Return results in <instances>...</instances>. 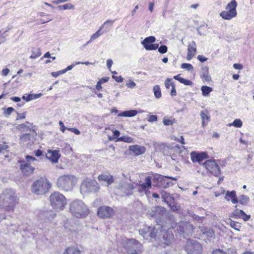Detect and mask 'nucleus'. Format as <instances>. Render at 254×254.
Listing matches in <instances>:
<instances>
[{
    "instance_id": "obj_22",
    "label": "nucleus",
    "mask_w": 254,
    "mask_h": 254,
    "mask_svg": "<svg viewBox=\"0 0 254 254\" xmlns=\"http://www.w3.org/2000/svg\"><path fill=\"white\" fill-rule=\"evenodd\" d=\"M138 187H139V191L140 192L144 191L147 193L151 187V177L150 176L147 177L145 179V182L139 184Z\"/></svg>"
},
{
    "instance_id": "obj_40",
    "label": "nucleus",
    "mask_w": 254,
    "mask_h": 254,
    "mask_svg": "<svg viewBox=\"0 0 254 254\" xmlns=\"http://www.w3.org/2000/svg\"><path fill=\"white\" fill-rule=\"evenodd\" d=\"M112 132L113 135L112 136L109 137V140H112L115 139H117V141H118V138H120L119 136L120 135V132L118 130H112Z\"/></svg>"
},
{
    "instance_id": "obj_35",
    "label": "nucleus",
    "mask_w": 254,
    "mask_h": 254,
    "mask_svg": "<svg viewBox=\"0 0 254 254\" xmlns=\"http://www.w3.org/2000/svg\"><path fill=\"white\" fill-rule=\"evenodd\" d=\"M41 55V53L39 49H35L33 50L32 54L30 57V59H36Z\"/></svg>"
},
{
    "instance_id": "obj_16",
    "label": "nucleus",
    "mask_w": 254,
    "mask_h": 254,
    "mask_svg": "<svg viewBox=\"0 0 254 254\" xmlns=\"http://www.w3.org/2000/svg\"><path fill=\"white\" fill-rule=\"evenodd\" d=\"M46 156L52 163H57L61 157V154L59 150L49 149L48 150Z\"/></svg>"
},
{
    "instance_id": "obj_32",
    "label": "nucleus",
    "mask_w": 254,
    "mask_h": 254,
    "mask_svg": "<svg viewBox=\"0 0 254 254\" xmlns=\"http://www.w3.org/2000/svg\"><path fill=\"white\" fill-rule=\"evenodd\" d=\"M228 223L232 228L238 231H239L241 227L240 224L232 219H229V222Z\"/></svg>"
},
{
    "instance_id": "obj_5",
    "label": "nucleus",
    "mask_w": 254,
    "mask_h": 254,
    "mask_svg": "<svg viewBox=\"0 0 254 254\" xmlns=\"http://www.w3.org/2000/svg\"><path fill=\"white\" fill-rule=\"evenodd\" d=\"M75 183V178L71 175L60 176L57 180V185L62 190L68 191L72 189Z\"/></svg>"
},
{
    "instance_id": "obj_10",
    "label": "nucleus",
    "mask_w": 254,
    "mask_h": 254,
    "mask_svg": "<svg viewBox=\"0 0 254 254\" xmlns=\"http://www.w3.org/2000/svg\"><path fill=\"white\" fill-rule=\"evenodd\" d=\"M202 165L207 172L215 177H218L221 174L220 167L215 160H207L202 164Z\"/></svg>"
},
{
    "instance_id": "obj_8",
    "label": "nucleus",
    "mask_w": 254,
    "mask_h": 254,
    "mask_svg": "<svg viewBox=\"0 0 254 254\" xmlns=\"http://www.w3.org/2000/svg\"><path fill=\"white\" fill-rule=\"evenodd\" d=\"M237 2L236 0H232L226 6V10L221 12L220 16L225 20H230L237 15Z\"/></svg>"
},
{
    "instance_id": "obj_58",
    "label": "nucleus",
    "mask_w": 254,
    "mask_h": 254,
    "mask_svg": "<svg viewBox=\"0 0 254 254\" xmlns=\"http://www.w3.org/2000/svg\"><path fill=\"white\" fill-rule=\"evenodd\" d=\"M59 125H60V130L61 131H62L63 132H64L65 130V129H67V127H66L63 122L62 121H60L59 122Z\"/></svg>"
},
{
    "instance_id": "obj_27",
    "label": "nucleus",
    "mask_w": 254,
    "mask_h": 254,
    "mask_svg": "<svg viewBox=\"0 0 254 254\" xmlns=\"http://www.w3.org/2000/svg\"><path fill=\"white\" fill-rule=\"evenodd\" d=\"M41 96V93L25 94L22 97V98L26 102H29L33 100L38 99Z\"/></svg>"
},
{
    "instance_id": "obj_15",
    "label": "nucleus",
    "mask_w": 254,
    "mask_h": 254,
    "mask_svg": "<svg viewBox=\"0 0 254 254\" xmlns=\"http://www.w3.org/2000/svg\"><path fill=\"white\" fill-rule=\"evenodd\" d=\"M156 41L155 37L150 36L145 38L142 42L141 44L146 50H155L158 48V44H153Z\"/></svg>"
},
{
    "instance_id": "obj_26",
    "label": "nucleus",
    "mask_w": 254,
    "mask_h": 254,
    "mask_svg": "<svg viewBox=\"0 0 254 254\" xmlns=\"http://www.w3.org/2000/svg\"><path fill=\"white\" fill-rule=\"evenodd\" d=\"M137 114L136 110H131L124 111L118 115V117H132L136 116Z\"/></svg>"
},
{
    "instance_id": "obj_33",
    "label": "nucleus",
    "mask_w": 254,
    "mask_h": 254,
    "mask_svg": "<svg viewBox=\"0 0 254 254\" xmlns=\"http://www.w3.org/2000/svg\"><path fill=\"white\" fill-rule=\"evenodd\" d=\"M202 94L203 96H206L212 91V88L207 86H202L201 88Z\"/></svg>"
},
{
    "instance_id": "obj_55",
    "label": "nucleus",
    "mask_w": 254,
    "mask_h": 254,
    "mask_svg": "<svg viewBox=\"0 0 254 254\" xmlns=\"http://www.w3.org/2000/svg\"><path fill=\"white\" fill-rule=\"evenodd\" d=\"M170 95L171 96L174 97L177 95V91L176 90L175 85H173L171 87V90L170 92Z\"/></svg>"
},
{
    "instance_id": "obj_28",
    "label": "nucleus",
    "mask_w": 254,
    "mask_h": 254,
    "mask_svg": "<svg viewBox=\"0 0 254 254\" xmlns=\"http://www.w3.org/2000/svg\"><path fill=\"white\" fill-rule=\"evenodd\" d=\"M63 254H80V251L75 246H70L65 250Z\"/></svg>"
},
{
    "instance_id": "obj_18",
    "label": "nucleus",
    "mask_w": 254,
    "mask_h": 254,
    "mask_svg": "<svg viewBox=\"0 0 254 254\" xmlns=\"http://www.w3.org/2000/svg\"><path fill=\"white\" fill-rule=\"evenodd\" d=\"M98 180L100 182H105L107 185H110L114 182V179L112 175L108 172H104L99 175L97 177Z\"/></svg>"
},
{
    "instance_id": "obj_20",
    "label": "nucleus",
    "mask_w": 254,
    "mask_h": 254,
    "mask_svg": "<svg viewBox=\"0 0 254 254\" xmlns=\"http://www.w3.org/2000/svg\"><path fill=\"white\" fill-rule=\"evenodd\" d=\"M196 45L194 41H192L188 46V54L187 59L190 61L196 54Z\"/></svg>"
},
{
    "instance_id": "obj_57",
    "label": "nucleus",
    "mask_w": 254,
    "mask_h": 254,
    "mask_svg": "<svg viewBox=\"0 0 254 254\" xmlns=\"http://www.w3.org/2000/svg\"><path fill=\"white\" fill-rule=\"evenodd\" d=\"M18 128L24 130L25 128H29V127L27 126L25 124H21L18 126Z\"/></svg>"
},
{
    "instance_id": "obj_23",
    "label": "nucleus",
    "mask_w": 254,
    "mask_h": 254,
    "mask_svg": "<svg viewBox=\"0 0 254 254\" xmlns=\"http://www.w3.org/2000/svg\"><path fill=\"white\" fill-rule=\"evenodd\" d=\"M163 238L164 241L163 244L165 246H169L170 245L174 239V235L172 232H170L169 231H165L163 234Z\"/></svg>"
},
{
    "instance_id": "obj_47",
    "label": "nucleus",
    "mask_w": 254,
    "mask_h": 254,
    "mask_svg": "<svg viewBox=\"0 0 254 254\" xmlns=\"http://www.w3.org/2000/svg\"><path fill=\"white\" fill-rule=\"evenodd\" d=\"M4 154V160L9 162L11 160V153L8 151H6L5 152H3Z\"/></svg>"
},
{
    "instance_id": "obj_46",
    "label": "nucleus",
    "mask_w": 254,
    "mask_h": 254,
    "mask_svg": "<svg viewBox=\"0 0 254 254\" xmlns=\"http://www.w3.org/2000/svg\"><path fill=\"white\" fill-rule=\"evenodd\" d=\"M14 109L12 107H8L6 109H5L3 113L5 115H10L12 112L14 111Z\"/></svg>"
},
{
    "instance_id": "obj_31",
    "label": "nucleus",
    "mask_w": 254,
    "mask_h": 254,
    "mask_svg": "<svg viewBox=\"0 0 254 254\" xmlns=\"http://www.w3.org/2000/svg\"><path fill=\"white\" fill-rule=\"evenodd\" d=\"M153 91L154 94V96L156 98L159 99L161 97V90L159 85H156L154 86L153 87Z\"/></svg>"
},
{
    "instance_id": "obj_64",
    "label": "nucleus",
    "mask_w": 254,
    "mask_h": 254,
    "mask_svg": "<svg viewBox=\"0 0 254 254\" xmlns=\"http://www.w3.org/2000/svg\"><path fill=\"white\" fill-rule=\"evenodd\" d=\"M9 72V70L7 68H4L1 71V74L3 76H6Z\"/></svg>"
},
{
    "instance_id": "obj_30",
    "label": "nucleus",
    "mask_w": 254,
    "mask_h": 254,
    "mask_svg": "<svg viewBox=\"0 0 254 254\" xmlns=\"http://www.w3.org/2000/svg\"><path fill=\"white\" fill-rule=\"evenodd\" d=\"M32 135L30 133H25L20 136V141L22 143H29L31 140Z\"/></svg>"
},
{
    "instance_id": "obj_6",
    "label": "nucleus",
    "mask_w": 254,
    "mask_h": 254,
    "mask_svg": "<svg viewBox=\"0 0 254 254\" xmlns=\"http://www.w3.org/2000/svg\"><path fill=\"white\" fill-rule=\"evenodd\" d=\"M123 248L127 254H141L142 252V245L134 239H127Z\"/></svg>"
},
{
    "instance_id": "obj_39",
    "label": "nucleus",
    "mask_w": 254,
    "mask_h": 254,
    "mask_svg": "<svg viewBox=\"0 0 254 254\" xmlns=\"http://www.w3.org/2000/svg\"><path fill=\"white\" fill-rule=\"evenodd\" d=\"M230 126H233L236 127H241L243 125V123L240 119H235L232 124H230Z\"/></svg>"
},
{
    "instance_id": "obj_60",
    "label": "nucleus",
    "mask_w": 254,
    "mask_h": 254,
    "mask_svg": "<svg viewBox=\"0 0 254 254\" xmlns=\"http://www.w3.org/2000/svg\"><path fill=\"white\" fill-rule=\"evenodd\" d=\"M113 78L119 83L122 82L123 81V78L121 76H116L115 75H113Z\"/></svg>"
},
{
    "instance_id": "obj_42",
    "label": "nucleus",
    "mask_w": 254,
    "mask_h": 254,
    "mask_svg": "<svg viewBox=\"0 0 254 254\" xmlns=\"http://www.w3.org/2000/svg\"><path fill=\"white\" fill-rule=\"evenodd\" d=\"M181 68L183 69H186L188 70H193V66L189 63H183L181 64Z\"/></svg>"
},
{
    "instance_id": "obj_59",
    "label": "nucleus",
    "mask_w": 254,
    "mask_h": 254,
    "mask_svg": "<svg viewBox=\"0 0 254 254\" xmlns=\"http://www.w3.org/2000/svg\"><path fill=\"white\" fill-rule=\"evenodd\" d=\"M34 153L36 157H40L43 155V151L40 149L35 150Z\"/></svg>"
},
{
    "instance_id": "obj_41",
    "label": "nucleus",
    "mask_w": 254,
    "mask_h": 254,
    "mask_svg": "<svg viewBox=\"0 0 254 254\" xmlns=\"http://www.w3.org/2000/svg\"><path fill=\"white\" fill-rule=\"evenodd\" d=\"M240 211H242V210H239L236 209L232 213V217L236 218V219H240L241 218L242 214L240 213Z\"/></svg>"
},
{
    "instance_id": "obj_50",
    "label": "nucleus",
    "mask_w": 254,
    "mask_h": 254,
    "mask_svg": "<svg viewBox=\"0 0 254 254\" xmlns=\"http://www.w3.org/2000/svg\"><path fill=\"white\" fill-rule=\"evenodd\" d=\"M158 117L156 115H150L148 117V121L149 122H154L157 121Z\"/></svg>"
},
{
    "instance_id": "obj_38",
    "label": "nucleus",
    "mask_w": 254,
    "mask_h": 254,
    "mask_svg": "<svg viewBox=\"0 0 254 254\" xmlns=\"http://www.w3.org/2000/svg\"><path fill=\"white\" fill-rule=\"evenodd\" d=\"M164 84L167 89H169L171 87H172L173 85H175L174 83L172 81V79L170 78H167L165 80Z\"/></svg>"
},
{
    "instance_id": "obj_3",
    "label": "nucleus",
    "mask_w": 254,
    "mask_h": 254,
    "mask_svg": "<svg viewBox=\"0 0 254 254\" xmlns=\"http://www.w3.org/2000/svg\"><path fill=\"white\" fill-rule=\"evenodd\" d=\"M70 211L77 218H84L88 214L86 205L81 200H74L70 204Z\"/></svg>"
},
{
    "instance_id": "obj_25",
    "label": "nucleus",
    "mask_w": 254,
    "mask_h": 254,
    "mask_svg": "<svg viewBox=\"0 0 254 254\" xmlns=\"http://www.w3.org/2000/svg\"><path fill=\"white\" fill-rule=\"evenodd\" d=\"M200 116L202 119V125L203 127L205 126L210 121V117L209 115L208 111H201L200 112Z\"/></svg>"
},
{
    "instance_id": "obj_61",
    "label": "nucleus",
    "mask_w": 254,
    "mask_h": 254,
    "mask_svg": "<svg viewBox=\"0 0 254 254\" xmlns=\"http://www.w3.org/2000/svg\"><path fill=\"white\" fill-rule=\"evenodd\" d=\"M198 60H199L200 62H204L207 61V58L203 56L202 55H198L197 57Z\"/></svg>"
},
{
    "instance_id": "obj_9",
    "label": "nucleus",
    "mask_w": 254,
    "mask_h": 254,
    "mask_svg": "<svg viewBox=\"0 0 254 254\" xmlns=\"http://www.w3.org/2000/svg\"><path fill=\"white\" fill-rule=\"evenodd\" d=\"M100 190L99 184L95 180L86 179L82 183L80 190L82 193L97 192Z\"/></svg>"
},
{
    "instance_id": "obj_56",
    "label": "nucleus",
    "mask_w": 254,
    "mask_h": 254,
    "mask_svg": "<svg viewBox=\"0 0 254 254\" xmlns=\"http://www.w3.org/2000/svg\"><path fill=\"white\" fill-rule=\"evenodd\" d=\"M67 129L74 133L76 135H79L80 133V131L75 128H67Z\"/></svg>"
},
{
    "instance_id": "obj_12",
    "label": "nucleus",
    "mask_w": 254,
    "mask_h": 254,
    "mask_svg": "<svg viewBox=\"0 0 254 254\" xmlns=\"http://www.w3.org/2000/svg\"><path fill=\"white\" fill-rule=\"evenodd\" d=\"M158 233L157 230L154 227L144 225L139 230V234L144 239L146 240H151L155 238Z\"/></svg>"
},
{
    "instance_id": "obj_36",
    "label": "nucleus",
    "mask_w": 254,
    "mask_h": 254,
    "mask_svg": "<svg viewBox=\"0 0 254 254\" xmlns=\"http://www.w3.org/2000/svg\"><path fill=\"white\" fill-rule=\"evenodd\" d=\"M58 7L60 10L72 9L74 8V6L71 3H66L59 5Z\"/></svg>"
},
{
    "instance_id": "obj_45",
    "label": "nucleus",
    "mask_w": 254,
    "mask_h": 254,
    "mask_svg": "<svg viewBox=\"0 0 254 254\" xmlns=\"http://www.w3.org/2000/svg\"><path fill=\"white\" fill-rule=\"evenodd\" d=\"M158 51L161 54H165L168 51V48L165 45H161L160 47L158 48Z\"/></svg>"
},
{
    "instance_id": "obj_54",
    "label": "nucleus",
    "mask_w": 254,
    "mask_h": 254,
    "mask_svg": "<svg viewBox=\"0 0 254 254\" xmlns=\"http://www.w3.org/2000/svg\"><path fill=\"white\" fill-rule=\"evenodd\" d=\"M212 254H227V253L222 250L217 249L214 250L213 251Z\"/></svg>"
},
{
    "instance_id": "obj_63",
    "label": "nucleus",
    "mask_w": 254,
    "mask_h": 254,
    "mask_svg": "<svg viewBox=\"0 0 254 254\" xmlns=\"http://www.w3.org/2000/svg\"><path fill=\"white\" fill-rule=\"evenodd\" d=\"M175 140H176L177 141L179 142V143H180L182 144H185V139H184V138L183 136H181L180 138H176V139H175Z\"/></svg>"
},
{
    "instance_id": "obj_37",
    "label": "nucleus",
    "mask_w": 254,
    "mask_h": 254,
    "mask_svg": "<svg viewBox=\"0 0 254 254\" xmlns=\"http://www.w3.org/2000/svg\"><path fill=\"white\" fill-rule=\"evenodd\" d=\"M102 29V26H101L99 29L91 36L90 40L87 42V43H89V42L94 40L95 39L99 37L102 34V33L100 32V31Z\"/></svg>"
},
{
    "instance_id": "obj_7",
    "label": "nucleus",
    "mask_w": 254,
    "mask_h": 254,
    "mask_svg": "<svg viewBox=\"0 0 254 254\" xmlns=\"http://www.w3.org/2000/svg\"><path fill=\"white\" fill-rule=\"evenodd\" d=\"M51 184L47 180L41 178L34 182L32 186V192L37 194H43L49 191Z\"/></svg>"
},
{
    "instance_id": "obj_53",
    "label": "nucleus",
    "mask_w": 254,
    "mask_h": 254,
    "mask_svg": "<svg viewBox=\"0 0 254 254\" xmlns=\"http://www.w3.org/2000/svg\"><path fill=\"white\" fill-rule=\"evenodd\" d=\"M73 66H74V65H68L65 69H64L62 70L59 71V72L61 74H63V73H65V72H66L67 71L71 70L73 68Z\"/></svg>"
},
{
    "instance_id": "obj_44",
    "label": "nucleus",
    "mask_w": 254,
    "mask_h": 254,
    "mask_svg": "<svg viewBox=\"0 0 254 254\" xmlns=\"http://www.w3.org/2000/svg\"><path fill=\"white\" fill-rule=\"evenodd\" d=\"M173 205H172L171 203L169 204V206L172 211H177L180 210V205H178L177 203H175L174 202H173Z\"/></svg>"
},
{
    "instance_id": "obj_21",
    "label": "nucleus",
    "mask_w": 254,
    "mask_h": 254,
    "mask_svg": "<svg viewBox=\"0 0 254 254\" xmlns=\"http://www.w3.org/2000/svg\"><path fill=\"white\" fill-rule=\"evenodd\" d=\"M152 181L155 186L159 187L166 188L168 185V183L165 182V178L160 175L154 176Z\"/></svg>"
},
{
    "instance_id": "obj_4",
    "label": "nucleus",
    "mask_w": 254,
    "mask_h": 254,
    "mask_svg": "<svg viewBox=\"0 0 254 254\" xmlns=\"http://www.w3.org/2000/svg\"><path fill=\"white\" fill-rule=\"evenodd\" d=\"M36 160L35 157L28 155L25 156V160H18L19 169L23 176H29L33 174L35 168L32 165L31 162Z\"/></svg>"
},
{
    "instance_id": "obj_19",
    "label": "nucleus",
    "mask_w": 254,
    "mask_h": 254,
    "mask_svg": "<svg viewBox=\"0 0 254 254\" xmlns=\"http://www.w3.org/2000/svg\"><path fill=\"white\" fill-rule=\"evenodd\" d=\"M178 230L181 233H191L193 231V227L189 222H182L180 223Z\"/></svg>"
},
{
    "instance_id": "obj_17",
    "label": "nucleus",
    "mask_w": 254,
    "mask_h": 254,
    "mask_svg": "<svg viewBox=\"0 0 254 254\" xmlns=\"http://www.w3.org/2000/svg\"><path fill=\"white\" fill-rule=\"evenodd\" d=\"M130 153L134 156L143 154L146 151V148L143 146L138 145H130L129 147Z\"/></svg>"
},
{
    "instance_id": "obj_43",
    "label": "nucleus",
    "mask_w": 254,
    "mask_h": 254,
    "mask_svg": "<svg viewBox=\"0 0 254 254\" xmlns=\"http://www.w3.org/2000/svg\"><path fill=\"white\" fill-rule=\"evenodd\" d=\"M240 213L242 214L241 218H242L244 221H247L250 219L251 215L246 214L243 210H242V211H240Z\"/></svg>"
},
{
    "instance_id": "obj_29",
    "label": "nucleus",
    "mask_w": 254,
    "mask_h": 254,
    "mask_svg": "<svg viewBox=\"0 0 254 254\" xmlns=\"http://www.w3.org/2000/svg\"><path fill=\"white\" fill-rule=\"evenodd\" d=\"M181 74H179L177 75L174 76V78L178 81H179L180 83L184 84L185 85H191L192 84V82L191 81L188 79H184L180 76Z\"/></svg>"
},
{
    "instance_id": "obj_1",
    "label": "nucleus",
    "mask_w": 254,
    "mask_h": 254,
    "mask_svg": "<svg viewBox=\"0 0 254 254\" xmlns=\"http://www.w3.org/2000/svg\"><path fill=\"white\" fill-rule=\"evenodd\" d=\"M18 201V197L11 189L4 190L0 195V207L7 211H13Z\"/></svg>"
},
{
    "instance_id": "obj_2",
    "label": "nucleus",
    "mask_w": 254,
    "mask_h": 254,
    "mask_svg": "<svg viewBox=\"0 0 254 254\" xmlns=\"http://www.w3.org/2000/svg\"><path fill=\"white\" fill-rule=\"evenodd\" d=\"M49 200L52 207L56 211L63 210L67 204L65 197L58 192L52 193Z\"/></svg>"
},
{
    "instance_id": "obj_49",
    "label": "nucleus",
    "mask_w": 254,
    "mask_h": 254,
    "mask_svg": "<svg viewBox=\"0 0 254 254\" xmlns=\"http://www.w3.org/2000/svg\"><path fill=\"white\" fill-rule=\"evenodd\" d=\"M126 86L129 88H133L136 86V84L133 81L129 80L126 83Z\"/></svg>"
},
{
    "instance_id": "obj_13",
    "label": "nucleus",
    "mask_w": 254,
    "mask_h": 254,
    "mask_svg": "<svg viewBox=\"0 0 254 254\" xmlns=\"http://www.w3.org/2000/svg\"><path fill=\"white\" fill-rule=\"evenodd\" d=\"M97 214L101 218L108 219L114 216L115 211L112 207L104 205L98 208Z\"/></svg>"
},
{
    "instance_id": "obj_51",
    "label": "nucleus",
    "mask_w": 254,
    "mask_h": 254,
    "mask_svg": "<svg viewBox=\"0 0 254 254\" xmlns=\"http://www.w3.org/2000/svg\"><path fill=\"white\" fill-rule=\"evenodd\" d=\"M9 148V146L6 143L1 144H0V153L3 152V150H6Z\"/></svg>"
},
{
    "instance_id": "obj_24",
    "label": "nucleus",
    "mask_w": 254,
    "mask_h": 254,
    "mask_svg": "<svg viewBox=\"0 0 254 254\" xmlns=\"http://www.w3.org/2000/svg\"><path fill=\"white\" fill-rule=\"evenodd\" d=\"M225 198L227 201L231 200L233 204H236L238 202L236 192L235 190L231 191H227L226 193Z\"/></svg>"
},
{
    "instance_id": "obj_52",
    "label": "nucleus",
    "mask_w": 254,
    "mask_h": 254,
    "mask_svg": "<svg viewBox=\"0 0 254 254\" xmlns=\"http://www.w3.org/2000/svg\"><path fill=\"white\" fill-rule=\"evenodd\" d=\"M163 124L165 126H170L172 125L174 123V122L170 119H164L163 120Z\"/></svg>"
},
{
    "instance_id": "obj_11",
    "label": "nucleus",
    "mask_w": 254,
    "mask_h": 254,
    "mask_svg": "<svg viewBox=\"0 0 254 254\" xmlns=\"http://www.w3.org/2000/svg\"><path fill=\"white\" fill-rule=\"evenodd\" d=\"M185 249L188 254H199L202 252V247L199 243L189 240L185 245Z\"/></svg>"
},
{
    "instance_id": "obj_62",
    "label": "nucleus",
    "mask_w": 254,
    "mask_h": 254,
    "mask_svg": "<svg viewBox=\"0 0 254 254\" xmlns=\"http://www.w3.org/2000/svg\"><path fill=\"white\" fill-rule=\"evenodd\" d=\"M109 79L108 77H104L101 78L98 81L102 84L103 83L107 82Z\"/></svg>"
},
{
    "instance_id": "obj_14",
    "label": "nucleus",
    "mask_w": 254,
    "mask_h": 254,
    "mask_svg": "<svg viewBox=\"0 0 254 254\" xmlns=\"http://www.w3.org/2000/svg\"><path fill=\"white\" fill-rule=\"evenodd\" d=\"M190 159L191 161L193 163H198L199 164L202 163V162L209 158V155L207 152H196L195 151H192L190 153Z\"/></svg>"
},
{
    "instance_id": "obj_48",
    "label": "nucleus",
    "mask_w": 254,
    "mask_h": 254,
    "mask_svg": "<svg viewBox=\"0 0 254 254\" xmlns=\"http://www.w3.org/2000/svg\"><path fill=\"white\" fill-rule=\"evenodd\" d=\"M16 120L24 119L26 118V112H24L22 113H17Z\"/></svg>"
},
{
    "instance_id": "obj_34",
    "label": "nucleus",
    "mask_w": 254,
    "mask_h": 254,
    "mask_svg": "<svg viewBox=\"0 0 254 254\" xmlns=\"http://www.w3.org/2000/svg\"><path fill=\"white\" fill-rule=\"evenodd\" d=\"M118 141H121L126 143H131L133 141V138L127 135H123L118 138Z\"/></svg>"
}]
</instances>
